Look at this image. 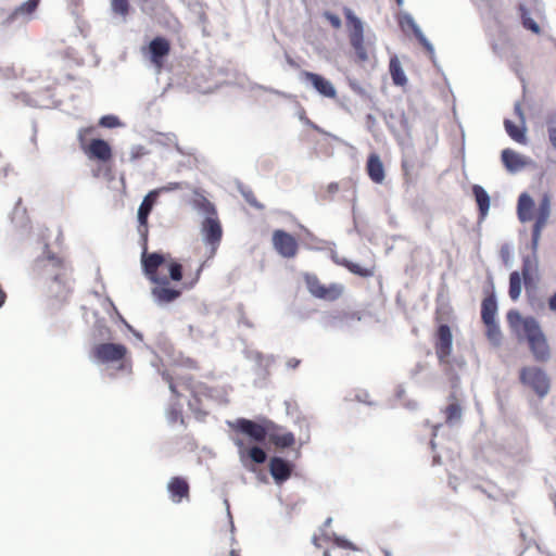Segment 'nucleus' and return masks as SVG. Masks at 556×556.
I'll use <instances>...</instances> for the list:
<instances>
[{"instance_id":"f257e3e1","label":"nucleus","mask_w":556,"mask_h":556,"mask_svg":"<svg viewBox=\"0 0 556 556\" xmlns=\"http://www.w3.org/2000/svg\"><path fill=\"white\" fill-rule=\"evenodd\" d=\"M156 199V192L147 194L138 210V232L143 241L141 265L147 278L154 285L151 294L160 304H167L176 301L181 295V290L170 286L169 280L180 281L182 279V265L169 254L153 252L148 253V217Z\"/></svg>"},{"instance_id":"f03ea898","label":"nucleus","mask_w":556,"mask_h":556,"mask_svg":"<svg viewBox=\"0 0 556 556\" xmlns=\"http://www.w3.org/2000/svg\"><path fill=\"white\" fill-rule=\"evenodd\" d=\"M534 205L533 199L523 192V223L534 220L531 231L532 256L523 260V287L527 291L529 305L533 311L539 312L544 308L545 304L543 298L538 294L540 274L536 250L542 229L546 226L551 216L552 204L549 194H543L538 208Z\"/></svg>"},{"instance_id":"7ed1b4c3","label":"nucleus","mask_w":556,"mask_h":556,"mask_svg":"<svg viewBox=\"0 0 556 556\" xmlns=\"http://www.w3.org/2000/svg\"><path fill=\"white\" fill-rule=\"evenodd\" d=\"M343 14L346 22L350 45L354 51V61L365 64L370 60L372 47L365 41L364 24L352 9L344 7Z\"/></svg>"},{"instance_id":"20e7f679","label":"nucleus","mask_w":556,"mask_h":556,"mask_svg":"<svg viewBox=\"0 0 556 556\" xmlns=\"http://www.w3.org/2000/svg\"><path fill=\"white\" fill-rule=\"evenodd\" d=\"M523 339L536 362L544 363L551 358L546 336L534 317H523Z\"/></svg>"},{"instance_id":"39448f33","label":"nucleus","mask_w":556,"mask_h":556,"mask_svg":"<svg viewBox=\"0 0 556 556\" xmlns=\"http://www.w3.org/2000/svg\"><path fill=\"white\" fill-rule=\"evenodd\" d=\"M66 271L65 258L50 251L48 247H46L43 254L34 263L35 275L46 281L63 282Z\"/></svg>"},{"instance_id":"423d86ee","label":"nucleus","mask_w":556,"mask_h":556,"mask_svg":"<svg viewBox=\"0 0 556 556\" xmlns=\"http://www.w3.org/2000/svg\"><path fill=\"white\" fill-rule=\"evenodd\" d=\"M93 128H84L78 132V141L80 149L90 160L108 162L112 159V148L103 139H92L87 141V135L92 132Z\"/></svg>"},{"instance_id":"0eeeda50","label":"nucleus","mask_w":556,"mask_h":556,"mask_svg":"<svg viewBox=\"0 0 556 556\" xmlns=\"http://www.w3.org/2000/svg\"><path fill=\"white\" fill-rule=\"evenodd\" d=\"M128 349L124 344L117 343H100L92 350V356L100 363L109 364L122 362L119 369L130 367V363L126 364Z\"/></svg>"},{"instance_id":"6e6552de","label":"nucleus","mask_w":556,"mask_h":556,"mask_svg":"<svg viewBox=\"0 0 556 556\" xmlns=\"http://www.w3.org/2000/svg\"><path fill=\"white\" fill-rule=\"evenodd\" d=\"M275 428L276 425L267 419H264L263 422H255L250 419L239 418L235 425L237 432L248 435L256 443H263L268 438L269 431Z\"/></svg>"},{"instance_id":"1a4fd4ad","label":"nucleus","mask_w":556,"mask_h":556,"mask_svg":"<svg viewBox=\"0 0 556 556\" xmlns=\"http://www.w3.org/2000/svg\"><path fill=\"white\" fill-rule=\"evenodd\" d=\"M523 384L528 386L540 397H545L551 390L548 375L539 367L523 368Z\"/></svg>"},{"instance_id":"9d476101","label":"nucleus","mask_w":556,"mask_h":556,"mask_svg":"<svg viewBox=\"0 0 556 556\" xmlns=\"http://www.w3.org/2000/svg\"><path fill=\"white\" fill-rule=\"evenodd\" d=\"M273 247L285 258H293L299 252V242L291 233L277 229L271 236Z\"/></svg>"},{"instance_id":"9b49d317","label":"nucleus","mask_w":556,"mask_h":556,"mask_svg":"<svg viewBox=\"0 0 556 556\" xmlns=\"http://www.w3.org/2000/svg\"><path fill=\"white\" fill-rule=\"evenodd\" d=\"M201 231L205 243L211 247V255H214L223 237V229L218 217L206 216L202 222Z\"/></svg>"},{"instance_id":"f8f14e48","label":"nucleus","mask_w":556,"mask_h":556,"mask_svg":"<svg viewBox=\"0 0 556 556\" xmlns=\"http://www.w3.org/2000/svg\"><path fill=\"white\" fill-rule=\"evenodd\" d=\"M453 337L447 325H440L435 332L434 350L441 363H445L452 353Z\"/></svg>"},{"instance_id":"ddd939ff","label":"nucleus","mask_w":556,"mask_h":556,"mask_svg":"<svg viewBox=\"0 0 556 556\" xmlns=\"http://www.w3.org/2000/svg\"><path fill=\"white\" fill-rule=\"evenodd\" d=\"M301 77L305 81L311 83L312 86L314 87V89L321 96L329 98V99L337 98L336 88L333 87L331 81H329L321 75L312 73V72H307V71H303L301 73Z\"/></svg>"},{"instance_id":"4468645a","label":"nucleus","mask_w":556,"mask_h":556,"mask_svg":"<svg viewBox=\"0 0 556 556\" xmlns=\"http://www.w3.org/2000/svg\"><path fill=\"white\" fill-rule=\"evenodd\" d=\"M151 62L159 68L163 66V60L170 52V43L164 37H155L149 45Z\"/></svg>"},{"instance_id":"2eb2a0df","label":"nucleus","mask_w":556,"mask_h":556,"mask_svg":"<svg viewBox=\"0 0 556 556\" xmlns=\"http://www.w3.org/2000/svg\"><path fill=\"white\" fill-rule=\"evenodd\" d=\"M269 471L277 483L288 480L292 473V465L281 457H273L269 462Z\"/></svg>"},{"instance_id":"dca6fc26","label":"nucleus","mask_w":556,"mask_h":556,"mask_svg":"<svg viewBox=\"0 0 556 556\" xmlns=\"http://www.w3.org/2000/svg\"><path fill=\"white\" fill-rule=\"evenodd\" d=\"M167 490L174 503H180L184 498H189V483L182 477H173L167 484Z\"/></svg>"},{"instance_id":"f3484780","label":"nucleus","mask_w":556,"mask_h":556,"mask_svg":"<svg viewBox=\"0 0 556 556\" xmlns=\"http://www.w3.org/2000/svg\"><path fill=\"white\" fill-rule=\"evenodd\" d=\"M366 170L369 178L375 184H381L384 180V166L377 153H370L368 155Z\"/></svg>"},{"instance_id":"a211bd4d","label":"nucleus","mask_w":556,"mask_h":556,"mask_svg":"<svg viewBox=\"0 0 556 556\" xmlns=\"http://www.w3.org/2000/svg\"><path fill=\"white\" fill-rule=\"evenodd\" d=\"M445 416V422L447 425H454L462 419L463 407L456 393H451L448 396V405L443 409Z\"/></svg>"},{"instance_id":"6ab92c4d","label":"nucleus","mask_w":556,"mask_h":556,"mask_svg":"<svg viewBox=\"0 0 556 556\" xmlns=\"http://www.w3.org/2000/svg\"><path fill=\"white\" fill-rule=\"evenodd\" d=\"M236 445L239 448V454L241 458H243L244 456H249L251 460L254 462L255 464H263L266 460L267 455L262 447L252 446L248 448L243 440L241 439L236 440Z\"/></svg>"},{"instance_id":"aec40b11","label":"nucleus","mask_w":556,"mask_h":556,"mask_svg":"<svg viewBox=\"0 0 556 556\" xmlns=\"http://www.w3.org/2000/svg\"><path fill=\"white\" fill-rule=\"evenodd\" d=\"M501 160L506 170L510 174H517L521 169V155L511 149H504Z\"/></svg>"},{"instance_id":"412c9836","label":"nucleus","mask_w":556,"mask_h":556,"mask_svg":"<svg viewBox=\"0 0 556 556\" xmlns=\"http://www.w3.org/2000/svg\"><path fill=\"white\" fill-rule=\"evenodd\" d=\"M497 303L494 293L486 295L481 303V319L483 323L496 320Z\"/></svg>"},{"instance_id":"4be33fe9","label":"nucleus","mask_w":556,"mask_h":556,"mask_svg":"<svg viewBox=\"0 0 556 556\" xmlns=\"http://www.w3.org/2000/svg\"><path fill=\"white\" fill-rule=\"evenodd\" d=\"M344 293V286L341 283H330L328 286L324 285L320 292L317 294L316 299L333 302L340 299Z\"/></svg>"},{"instance_id":"5701e85b","label":"nucleus","mask_w":556,"mask_h":556,"mask_svg":"<svg viewBox=\"0 0 556 556\" xmlns=\"http://www.w3.org/2000/svg\"><path fill=\"white\" fill-rule=\"evenodd\" d=\"M276 430L277 427L269 431L268 440L270 443H273L276 447L279 448L291 447L294 445L295 438L292 432L279 433Z\"/></svg>"},{"instance_id":"b1692460","label":"nucleus","mask_w":556,"mask_h":556,"mask_svg":"<svg viewBox=\"0 0 556 556\" xmlns=\"http://www.w3.org/2000/svg\"><path fill=\"white\" fill-rule=\"evenodd\" d=\"M472 193L478 204L480 218L483 219L490 208V197L488 192L479 185L472 186Z\"/></svg>"},{"instance_id":"393cba45","label":"nucleus","mask_w":556,"mask_h":556,"mask_svg":"<svg viewBox=\"0 0 556 556\" xmlns=\"http://www.w3.org/2000/svg\"><path fill=\"white\" fill-rule=\"evenodd\" d=\"M389 71L392 77V80L397 86H404L407 83V78L404 74V71L401 66V63L396 56L391 58L389 64Z\"/></svg>"},{"instance_id":"a878e982","label":"nucleus","mask_w":556,"mask_h":556,"mask_svg":"<svg viewBox=\"0 0 556 556\" xmlns=\"http://www.w3.org/2000/svg\"><path fill=\"white\" fill-rule=\"evenodd\" d=\"M303 280L305 282V286L308 290V292L316 298L317 294L320 292L324 283L320 281V279L315 274L305 273L303 275Z\"/></svg>"},{"instance_id":"bb28decb","label":"nucleus","mask_w":556,"mask_h":556,"mask_svg":"<svg viewBox=\"0 0 556 556\" xmlns=\"http://www.w3.org/2000/svg\"><path fill=\"white\" fill-rule=\"evenodd\" d=\"M343 266L348 270H350L352 274L357 275L359 277H364V278L371 277L375 274L372 268H365V267H362L361 265L350 262V261H345L343 263Z\"/></svg>"},{"instance_id":"cd10ccee","label":"nucleus","mask_w":556,"mask_h":556,"mask_svg":"<svg viewBox=\"0 0 556 556\" xmlns=\"http://www.w3.org/2000/svg\"><path fill=\"white\" fill-rule=\"evenodd\" d=\"M111 9L114 14L122 16L125 21L130 11V4L128 0H112Z\"/></svg>"},{"instance_id":"c85d7f7f","label":"nucleus","mask_w":556,"mask_h":556,"mask_svg":"<svg viewBox=\"0 0 556 556\" xmlns=\"http://www.w3.org/2000/svg\"><path fill=\"white\" fill-rule=\"evenodd\" d=\"M521 291V277L518 271H513L509 279V296L516 301Z\"/></svg>"},{"instance_id":"c756f323","label":"nucleus","mask_w":556,"mask_h":556,"mask_svg":"<svg viewBox=\"0 0 556 556\" xmlns=\"http://www.w3.org/2000/svg\"><path fill=\"white\" fill-rule=\"evenodd\" d=\"M483 324L486 328L485 334H486V338L489 339V341H491L495 345L500 344L501 330H500V327H498L496 320H492V323H483Z\"/></svg>"},{"instance_id":"7c9ffc66","label":"nucleus","mask_w":556,"mask_h":556,"mask_svg":"<svg viewBox=\"0 0 556 556\" xmlns=\"http://www.w3.org/2000/svg\"><path fill=\"white\" fill-rule=\"evenodd\" d=\"M166 416L170 424H177V422H179L181 425L185 424L181 408L178 406H175V405L170 406L167 410Z\"/></svg>"},{"instance_id":"2f4dec72","label":"nucleus","mask_w":556,"mask_h":556,"mask_svg":"<svg viewBox=\"0 0 556 556\" xmlns=\"http://www.w3.org/2000/svg\"><path fill=\"white\" fill-rule=\"evenodd\" d=\"M505 129L507 134L517 142H521V129L516 126L511 121H504Z\"/></svg>"},{"instance_id":"473e14b6","label":"nucleus","mask_w":556,"mask_h":556,"mask_svg":"<svg viewBox=\"0 0 556 556\" xmlns=\"http://www.w3.org/2000/svg\"><path fill=\"white\" fill-rule=\"evenodd\" d=\"M523 28H527L534 33L535 35L543 34V29L541 26L531 17L527 16V12L523 9Z\"/></svg>"},{"instance_id":"72a5a7b5","label":"nucleus","mask_w":556,"mask_h":556,"mask_svg":"<svg viewBox=\"0 0 556 556\" xmlns=\"http://www.w3.org/2000/svg\"><path fill=\"white\" fill-rule=\"evenodd\" d=\"M507 321L516 332H518V327L521 325V313L517 309L509 311L507 313Z\"/></svg>"},{"instance_id":"f704fd0d","label":"nucleus","mask_w":556,"mask_h":556,"mask_svg":"<svg viewBox=\"0 0 556 556\" xmlns=\"http://www.w3.org/2000/svg\"><path fill=\"white\" fill-rule=\"evenodd\" d=\"M20 76L18 71L14 67V65H7L0 67V77L5 79L17 78Z\"/></svg>"},{"instance_id":"c9c22d12","label":"nucleus","mask_w":556,"mask_h":556,"mask_svg":"<svg viewBox=\"0 0 556 556\" xmlns=\"http://www.w3.org/2000/svg\"><path fill=\"white\" fill-rule=\"evenodd\" d=\"M323 16L330 23L332 28H334V29H340L341 28L342 22H341L340 17L337 14H334V13H332L330 11H325L323 13Z\"/></svg>"},{"instance_id":"e433bc0d","label":"nucleus","mask_w":556,"mask_h":556,"mask_svg":"<svg viewBox=\"0 0 556 556\" xmlns=\"http://www.w3.org/2000/svg\"><path fill=\"white\" fill-rule=\"evenodd\" d=\"M99 124L103 127L113 128L119 125V121L114 115H105L100 118Z\"/></svg>"},{"instance_id":"4c0bfd02","label":"nucleus","mask_w":556,"mask_h":556,"mask_svg":"<svg viewBox=\"0 0 556 556\" xmlns=\"http://www.w3.org/2000/svg\"><path fill=\"white\" fill-rule=\"evenodd\" d=\"M200 207L206 213L207 216H217L216 208L213 203H211L207 199L202 198Z\"/></svg>"},{"instance_id":"58836bf2","label":"nucleus","mask_w":556,"mask_h":556,"mask_svg":"<svg viewBox=\"0 0 556 556\" xmlns=\"http://www.w3.org/2000/svg\"><path fill=\"white\" fill-rule=\"evenodd\" d=\"M245 201L253 207H256V208H263V205L257 201L256 199V195L254 194L253 191L251 190H248V191H243L242 192Z\"/></svg>"},{"instance_id":"ea45409f","label":"nucleus","mask_w":556,"mask_h":556,"mask_svg":"<svg viewBox=\"0 0 556 556\" xmlns=\"http://www.w3.org/2000/svg\"><path fill=\"white\" fill-rule=\"evenodd\" d=\"M500 255H501V258L504 262V264L508 265L509 261H510V256H511V249H510V247L508 244L502 245V248L500 250Z\"/></svg>"},{"instance_id":"a19ab883","label":"nucleus","mask_w":556,"mask_h":556,"mask_svg":"<svg viewBox=\"0 0 556 556\" xmlns=\"http://www.w3.org/2000/svg\"><path fill=\"white\" fill-rule=\"evenodd\" d=\"M416 36L421 43V46L426 49V51L430 54H433V47L432 45L426 39V37L420 33L416 31Z\"/></svg>"},{"instance_id":"79ce46f5","label":"nucleus","mask_w":556,"mask_h":556,"mask_svg":"<svg viewBox=\"0 0 556 556\" xmlns=\"http://www.w3.org/2000/svg\"><path fill=\"white\" fill-rule=\"evenodd\" d=\"M547 134L552 147L556 150V126L548 127Z\"/></svg>"},{"instance_id":"37998d69","label":"nucleus","mask_w":556,"mask_h":556,"mask_svg":"<svg viewBox=\"0 0 556 556\" xmlns=\"http://www.w3.org/2000/svg\"><path fill=\"white\" fill-rule=\"evenodd\" d=\"M163 378H164V380L168 383L170 391H172L174 394H178V393H177L176 386H175V383H174V381H173V378H172L168 374H165V372L163 374Z\"/></svg>"},{"instance_id":"c03bdc74","label":"nucleus","mask_w":556,"mask_h":556,"mask_svg":"<svg viewBox=\"0 0 556 556\" xmlns=\"http://www.w3.org/2000/svg\"><path fill=\"white\" fill-rule=\"evenodd\" d=\"M201 270H202V266L198 269L194 279L192 281L188 282V283L185 282L184 286L186 288H188V289L192 288L197 283V281L199 280Z\"/></svg>"},{"instance_id":"a18cd8bd","label":"nucleus","mask_w":556,"mask_h":556,"mask_svg":"<svg viewBox=\"0 0 556 556\" xmlns=\"http://www.w3.org/2000/svg\"><path fill=\"white\" fill-rule=\"evenodd\" d=\"M300 363H301L300 359L292 357V358H289L286 364H287L288 368L295 369L300 365Z\"/></svg>"},{"instance_id":"49530a36","label":"nucleus","mask_w":556,"mask_h":556,"mask_svg":"<svg viewBox=\"0 0 556 556\" xmlns=\"http://www.w3.org/2000/svg\"><path fill=\"white\" fill-rule=\"evenodd\" d=\"M337 544L341 547H344V548H354L352 543H350L349 541L346 540H343V539H337L336 540Z\"/></svg>"},{"instance_id":"de8ad7c7","label":"nucleus","mask_w":556,"mask_h":556,"mask_svg":"<svg viewBox=\"0 0 556 556\" xmlns=\"http://www.w3.org/2000/svg\"><path fill=\"white\" fill-rule=\"evenodd\" d=\"M548 307L552 312L556 313V292L549 298Z\"/></svg>"},{"instance_id":"09e8293b","label":"nucleus","mask_w":556,"mask_h":556,"mask_svg":"<svg viewBox=\"0 0 556 556\" xmlns=\"http://www.w3.org/2000/svg\"><path fill=\"white\" fill-rule=\"evenodd\" d=\"M516 213H517L518 217L521 218V194L517 199Z\"/></svg>"},{"instance_id":"8fccbe9b","label":"nucleus","mask_w":556,"mask_h":556,"mask_svg":"<svg viewBox=\"0 0 556 556\" xmlns=\"http://www.w3.org/2000/svg\"><path fill=\"white\" fill-rule=\"evenodd\" d=\"M402 168L404 170V175L407 179H409V166H408V163L406 161H403L402 162Z\"/></svg>"},{"instance_id":"3c124183","label":"nucleus","mask_w":556,"mask_h":556,"mask_svg":"<svg viewBox=\"0 0 556 556\" xmlns=\"http://www.w3.org/2000/svg\"><path fill=\"white\" fill-rule=\"evenodd\" d=\"M515 112L516 114L521 117V101H516L515 103Z\"/></svg>"},{"instance_id":"603ef678","label":"nucleus","mask_w":556,"mask_h":556,"mask_svg":"<svg viewBox=\"0 0 556 556\" xmlns=\"http://www.w3.org/2000/svg\"><path fill=\"white\" fill-rule=\"evenodd\" d=\"M5 298H7V294L5 292L2 290V288L0 287V307L3 305L4 301H5Z\"/></svg>"},{"instance_id":"864d4df0","label":"nucleus","mask_w":556,"mask_h":556,"mask_svg":"<svg viewBox=\"0 0 556 556\" xmlns=\"http://www.w3.org/2000/svg\"><path fill=\"white\" fill-rule=\"evenodd\" d=\"M338 188H339V187H338V185H337V184H330V185L328 186V189H329V191H330V192H336V191H338Z\"/></svg>"},{"instance_id":"5fc2aeb1","label":"nucleus","mask_w":556,"mask_h":556,"mask_svg":"<svg viewBox=\"0 0 556 556\" xmlns=\"http://www.w3.org/2000/svg\"><path fill=\"white\" fill-rule=\"evenodd\" d=\"M188 364H189V367H191V368H198V363L195 361L189 359Z\"/></svg>"},{"instance_id":"6e6d98bb","label":"nucleus","mask_w":556,"mask_h":556,"mask_svg":"<svg viewBox=\"0 0 556 556\" xmlns=\"http://www.w3.org/2000/svg\"><path fill=\"white\" fill-rule=\"evenodd\" d=\"M228 556H240V552H239V551H237V549H235V548H232V549L229 552Z\"/></svg>"},{"instance_id":"4d7b16f0","label":"nucleus","mask_w":556,"mask_h":556,"mask_svg":"<svg viewBox=\"0 0 556 556\" xmlns=\"http://www.w3.org/2000/svg\"><path fill=\"white\" fill-rule=\"evenodd\" d=\"M313 543H314V545H315L316 547H318V548L320 547V544H319V538L314 536V538H313Z\"/></svg>"},{"instance_id":"13d9d810","label":"nucleus","mask_w":556,"mask_h":556,"mask_svg":"<svg viewBox=\"0 0 556 556\" xmlns=\"http://www.w3.org/2000/svg\"><path fill=\"white\" fill-rule=\"evenodd\" d=\"M324 556H330V552L329 551H325L324 552Z\"/></svg>"},{"instance_id":"bf43d9fd","label":"nucleus","mask_w":556,"mask_h":556,"mask_svg":"<svg viewBox=\"0 0 556 556\" xmlns=\"http://www.w3.org/2000/svg\"><path fill=\"white\" fill-rule=\"evenodd\" d=\"M523 167L528 164V162L523 159L522 161Z\"/></svg>"},{"instance_id":"052dcab7","label":"nucleus","mask_w":556,"mask_h":556,"mask_svg":"<svg viewBox=\"0 0 556 556\" xmlns=\"http://www.w3.org/2000/svg\"><path fill=\"white\" fill-rule=\"evenodd\" d=\"M93 176H94V177H99V173H98V172H94V173H93Z\"/></svg>"},{"instance_id":"680f3d73","label":"nucleus","mask_w":556,"mask_h":556,"mask_svg":"<svg viewBox=\"0 0 556 556\" xmlns=\"http://www.w3.org/2000/svg\"><path fill=\"white\" fill-rule=\"evenodd\" d=\"M397 4L400 5L402 3V0H396Z\"/></svg>"},{"instance_id":"e2e57ef3","label":"nucleus","mask_w":556,"mask_h":556,"mask_svg":"<svg viewBox=\"0 0 556 556\" xmlns=\"http://www.w3.org/2000/svg\"><path fill=\"white\" fill-rule=\"evenodd\" d=\"M222 556H226V555L223 554Z\"/></svg>"}]
</instances>
